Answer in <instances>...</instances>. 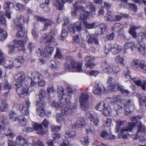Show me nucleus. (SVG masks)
<instances>
[{
  "label": "nucleus",
  "instance_id": "31",
  "mask_svg": "<svg viewBox=\"0 0 146 146\" xmlns=\"http://www.w3.org/2000/svg\"><path fill=\"white\" fill-rule=\"evenodd\" d=\"M112 30L116 32H120L123 29L122 25L120 23H116L112 27Z\"/></svg>",
  "mask_w": 146,
  "mask_h": 146
},
{
  "label": "nucleus",
  "instance_id": "25",
  "mask_svg": "<svg viewBox=\"0 0 146 146\" xmlns=\"http://www.w3.org/2000/svg\"><path fill=\"white\" fill-rule=\"evenodd\" d=\"M123 103L121 104H114L113 108L117 113H121L123 110Z\"/></svg>",
  "mask_w": 146,
  "mask_h": 146
},
{
  "label": "nucleus",
  "instance_id": "59",
  "mask_svg": "<svg viewBox=\"0 0 146 146\" xmlns=\"http://www.w3.org/2000/svg\"><path fill=\"white\" fill-rule=\"evenodd\" d=\"M51 130L53 132H57L59 131L60 129V126L52 125H51Z\"/></svg>",
  "mask_w": 146,
  "mask_h": 146
},
{
  "label": "nucleus",
  "instance_id": "43",
  "mask_svg": "<svg viewBox=\"0 0 146 146\" xmlns=\"http://www.w3.org/2000/svg\"><path fill=\"white\" fill-rule=\"evenodd\" d=\"M98 27L101 30V32L99 33V35H102L106 29V25L103 23L100 24Z\"/></svg>",
  "mask_w": 146,
  "mask_h": 146
},
{
  "label": "nucleus",
  "instance_id": "45",
  "mask_svg": "<svg viewBox=\"0 0 146 146\" xmlns=\"http://www.w3.org/2000/svg\"><path fill=\"white\" fill-rule=\"evenodd\" d=\"M83 23L84 26L86 29H91L94 27V23H92L91 24L88 23H87L86 20H84Z\"/></svg>",
  "mask_w": 146,
  "mask_h": 146
},
{
  "label": "nucleus",
  "instance_id": "57",
  "mask_svg": "<svg viewBox=\"0 0 146 146\" xmlns=\"http://www.w3.org/2000/svg\"><path fill=\"white\" fill-rule=\"evenodd\" d=\"M36 53L38 57L42 56L44 54V51L42 48H38L36 50Z\"/></svg>",
  "mask_w": 146,
  "mask_h": 146
},
{
  "label": "nucleus",
  "instance_id": "20",
  "mask_svg": "<svg viewBox=\"0 0 146 146\" xmlns=\"http://www.w3.org/2000/svg\"><path fill=\"white\" fill-rule=\"evenodd\" d=\"M136 41L140 43L143 41L144 39H146V32H141L139 33L136 38Z\"/></svg>",
  "mask_w": 146,
  "mask_h": 146
},
{
  "label": "nucleus",
  "instance_id": "37",
  "mask_svg": "<svg viewBox=\"0 0 146 146\" xmlns=\"http://www.w3.org/2000/svg\"><path fill=\"white\" fill-rule=\"evenodd\" d=\"M14 7L16 10L21 12L23 11L25 9L24 5L19 3H17Z\"/></svg>",
  "mask_w": 146,
  "mask_h": 146
},
{
  "label": "nucleus",
  "instance_id": "1",
  "mask_svg": "<svg viewBox=\"0 0 146 146\" xmlns=\"http://www.w3.org/2000/svg\"><path fill=\"white\" fill-rule=\"evenodd\" d=\"M142 117L138 116H133L131 120L132 121H136V124L137 126L138 130L137 133H145L146 131V128L144 125L139 120L141 119Z\"/></svg>",
  "mask_w": 146,
  "mask_h": 146
},
{
  "label": "nucleus",
  "instance_id": "50",
  "mask_svg": "<svg viewBox=\"0 0 146 146\" xmlns=\"http://www.w3.org/2000/svg\"><path fill=\"white\" fill-rule=\"evenodd\" d=\"M110 108L109 106H107L106 108L104 107V108L102 110L103 115L105 116L108 115L110 114Z\"/></svg>",
  "mask_w": 146,
  "mask_h": 146
},
{
  "label": "nucleus",
  "instance_id": "30",
  "mask_svg": "<svg viewBox=\"0 0 146 146\" xmlns=\"http://www.w3.org/2000/svg\"><path fill=\"white\" fill-rule=\"evenodd\" d=\"M88 117L90 119V121L93 122L95 125L97 126L99 122L98 118L94 116L93 114L90 113L89 114Z\"/></svg>",
  "mask_w": 146,
  "mask_h": 146
},
{
  "label": "nucleus",
  "instance_id": "8",
  "mask_svg": "<svg viewBox=\"0 0 146 146\" xmlns=\"http://www.w3.org/2000/svg\"><path fill=\"white\" fill-rule=\"evenodd\" d=\"M16 90L19 96L21 98L27 96L29 94L28 88L24 87L22 86H19V87H17Z\"/></svg>",
  "mask_w": 146,
  "mask_h": 146
},
{
  "label": "nucleus",
  "instance_id": "10",
  "mask_svg": "<svg viewBox=\"0 0 146 146\" xmlns=\"http://www.w3.org/2000/svg\"><path fill=\"white\" fill-rule=\"evenodd\" d=\"M107 100L111 103L114 104H121L123 100L120 95H116L113 96L111 98H108Z\"/></svg>",
  "mask_w": 146,
  "mask_h": 146
},
{
  "label": "nucleus",
  "instance_id": "49",
  "mask_svg": "<svg viewBox=\"0 0 146 146\" xmlns=\"http://www.w3.org/2000/svg\"><path fill=\"white\" fill-rule=\"evenodd\" d=\"M13 42L15 44V46H16L17 47L19 46H22L24 44V42L21 40H13Z\"/></svg>",
  "mask_w": 146,
  "mask_h": 146
},
{
  "label": "nucleus",
  "instance_id": "33",
  "mask_svg": "<svg viewBox=\"0 0 146 146\" xmlns=\"http://www.w3.org/2000/svg\"><path fill=\"white\" fill-rule=\"evenodd\" d=\"M86 4V7L90 10L92 13V15L94 16L95 15V8L92 3L89 2H87Z\"/></svg>",
  "mask_w": 146,
  "mask_h": 146
},
{
  "label": "nucleus",
  "instance_id": "11",
  "mask_svg": "<svg viewBox=\"0 0 146 146\" xmlns=\"http://www.w3.org/2000/svg\"><path fill=\"white\" fill-rule=\"evenodd\" d=\"M134 109L133 102L131 100H128L124 106V110L127 113H130Z\"/></svg>",
  "mask_w": 146,
  "mask_h": 146
},
{
  "label": "nucleus",
  "instance_id": "47",
  "mask_svg": "<svg viewBox=\"0 0 146 146\" xmlns=\"http://www.w3.org/2000/svg\"><path fill=\"white\" fill-rule=\"evenodd\" d=\"M29 80L25 82V85L27 87H31L34 86L35 84V83L33 82L32 79L29 77Z\"/></svg>",
  "mask_w": 146,
  "mask_h": 146
},
{
  "label": "nucleus",
  "instance_id": "55",
  "mask_svg": "<svg viewBox=\"0 0 146 146\" xmlns=\"http://www.w3.org/2000/svg\"><path fill=\"white\" fill-rule=\"evenodd\" d=\"M90 14V13L87 11H85L81 14L80 17V19H86L88 17Z\"/></svg>",
  "mask_w": 146,
  "mask_h": 146
},
{
  "label": "nucleus",
  "instance_id": "39",
  "mask_svg": "<svg viewBox=\"0 0 146 146\" xmlns=\"http://www.w3.org/2000/svg\"><path fill=\"white\" fill-rule=\"evenodd\" d=\"M125 121H121L120 119H118L116 121L115 123L116 124L115 127V129L116 131H119L120 126L123 125Z\"/></svg>",
  "mask_w": 146,
  "mask_h": 146
},
{
  "label": "nucleus",
  "instance_id": "64",
  "mask_svg": "<svg viewBox=\"0 0 146 146\" xmlns=\"http://www.w3.org/2000/svg\"><path fill=\"white\" fill-rule=\"evenodd\" d=\"M61 50L58 48H56V53L54 57L56 58L59 59L61 58L62 55L60 53Z\"/></svg>",
  "mask_w": 146,
  "mask_h": 146
},
{
  "label": "nucleus",
  "instance_id": "36",
  "mask_svg": "<svg viewBox=\"0 0 146 146\" xmlns=\"http://www.w3.org/2000/svg\"><path fill=\"white\" fill-rule=\"evenodd\" d=\"M18 122L19 124L22 126L25 125L27 123L26 119L22 116H20L17 119Z\"/></svg>",
  "mask_w": 146,
  "mask_h": 146
},
{
  "label": "nucleus",
  "instance_id": "5",
  "mask_svg": "<svg viewBox=\"0 0 146 146\" xmlns=\"http://www.w3.org/2000/svg\"><path fill=\"white\" fill-rule=\"evenodd\" d=\"M34 18L36 20L45 23H44V27L43 29V31H46L47 29V27L51 26L53 23V22L52 20L38 15L35 16L34 17Z\"/></svg>",
  "mask_w": 146,
  "mask_h": 146
},
{
  "label": "nucleus",
  "instance_id": "18",
  "mask_svg": "<svg viewBox=\"0 0 146 146\" xmlns=\"http://www.w3.org/2000/svg\"><path fill=\"white\" fill-rule=\"evenodd\" d=\"M18 28H19L20 31L17 34L18 37H23L26 36V34L25 32V27L23 24L18 25Z\"/></svg>",
  "mask_w": 146,
  "mask_h": 146
},
{
  "label": "nucleus",
  "instance_id": "15",
  "mask_svg": "<svg viewBox=\"0 0 146 146\" xmlns=\"http://www.w3.org/2000/svg\"><path fill=\"white\" fill-rule=\"evenodd\" d=\"M88 38L87 42L89 44H92L94 43L96 45L99 44L98 39L95 34H91L87 36Z\"/></svg>",
  "mask_w": 146,
  "mask_h": 146
},
{
  "label": "nucleus",
  "instance_id": "52",
  "mask_svg": "<svg viewBox=\"0 0 146 146\" xmlns=\"http://www.w3.org/2000/svg\"><path fill=\"white\" fill-rule=\"evenodd\" d=\"M105 104L104 102L99 104L96 106V109L100 111H102L104 108Z\"/></svg>",
  "mask_w": 146,
  "mask_h": 146
},
{
  "label": "nucleus",
  "instance_id": "53",
  "mask_svg": "<svg viewBox=\"0 0 146 146\" xmlns=\"http://www.w3.org/2000/svg\"><path fill=\"white\" fill-rule=\"evenodd\" d=\"M67 33L66 30L64 28H62L60 35V36L61 37V40H63L65 39V38H66L67 35Z\"/></svg>",
  "mask_w": 146,
  "mask_h": 146
},
{
  "label": "nucleus",
  "instance_id": "38",
  "mask_svg": "<svg viewBox=\"0 0 146 146\" xmlns=\"http://www.w3.org/2000/svg\"><path fill=\"white\" fill-rule=\"evenodd\" d=\"M56 120L57 122L61 123L63 122L64 120V115L60 113H58L56 115Z\"/></svg>",
  "mask_w": 146,
  "mask_h": 146
},
{
  "label": "nucleus",
  "instance_id": "17",
  "mask_svg": "<svg viewBox=\"0 0 146 146\" xmlns=\"http://www.w3.org/2000/svg\"><path fill=\"white\" fill-rule=\"evenodd\" d=\"M139 52L141 54L145 55L146 54V45L145 44H137L136 46Z\"/></svg>",
  "mask_w": 146,
  "mask_h": 146
},
{
  "label": "nucleus",
  "instance_id": "60",
  "mask_svg": "<svg viewBox=\"0 0 146 146\" xmlns=\"http://www.w3.org/2000/svg\"><path fill=\"white\" fill-rule=\"evenodd\" d=\"M58 4H55L54 6L58 8V9L60 10H62L64 7L63 5L60 3L58 0H56Z\"/></svg>",
  "mask_w": 146,
  "mask_h": 146
},
{
  "label": "nucleus",
  "instance_id": "51",
  "mask_svg": "<svg viewBox=\"0 0 146 146\" xmlns=\"http://www.w3.org/2000/svg\"><path fill=\"white\" fill-rule=\"evenodd\" d=\"M111 46L110 44H106L104 46V52L106 54H108L111 49Z\"/></svg>",
  "mask_w": 146,
  "mask_h": 146
},
{
  "label": "nucleus",
  "instance_id": "62",
  "mask_svg": "<svg viewBox=\"0 0 146 146\" xmlns=\"http://www.w3.org/2000/svg\"><path fill=\"white\" fill-rule=\"evenodd\" d=\"M28 48L30 50V53H31L35 49V45L33 43L30 42L28 44Z\"/></svg>",
  "mask_w": 146,
  "mask_h": 146
},
{
  "label": "nucleus",
  "instance_id": "9",
  "mask_svg": "<svg viewBox=\"0 0 146 146\" xmlns=\"http://www.w3.org/2000/svg\"><path fill=\"white\" fill-rule=\"evenodd\" d=\"M64 64V67L66 70H69L74 72H80L81 71V64Z\"/></svg>",
  "mask_w": 146,
  "mask_h": 146
},
{
  "label": "nucleus",
  "instance_id": "3",
  "mask_svg": "<svg viewBox=\"0 0 146 146\" xmlns=\"http://www.w3.org/2000/svg\"><path fill=\"white\" fill-rule=\"evenodd\" d=\"M82 23L80 21H78L74 24L70 25L68 27V32L71 34H74L76 31H81L82 30Z\"/></svg>",
  "mask_w": 146,
  "mask_h": 146
},
{
  "label": "nucleus",
  "instance_id": "40",
  "mask_svg": "<svg viewBox=\"0 0 146 146\" xmlns=\"http://www.w3.org/2000/svg\"><path fill=\"white\" fill-rule=\"evenodd\" d=\"M7 36V33L6 31L2 29L0 30V40L1 41H3L5 39Z\"/></svg>",
  "mask_w": 146,
  "mask_h": 146
},
{
  "label": "nucleus",
  "instance_id": "23",
  "mask_svg": "<svg viewBox=\"0 0 146 146\" xmlns=\"http://www.w3.org/2000/svg\"><path fill=\"white\" fill-rule=\"evenodd\" d=\"M76 135V132L74 130H70L67 131L64 134V137L67 139L74 137Z\"/></svg>",
  "mask_w": 146,
  "mask_h": 146
},
{
  "label": "nucleus",
  "instance_id": "4",
  "mask_svg": "<svg viewBox=\"0 0 146 146\" xmlns=\"http://www.w3.org/2000/svg\"><path fill=\"white\" fill-rule=\"evenodd\" d=\"M89 98L88 95L82 93L80 97L79 101L81 109L84 111L86 110L88 107V101Z\"/></svg>",
  "mask_w": 146,
  "mask_h": 146
},
{
  "label": "nucleus",
  "instance_id": "28",
  "mask_svg": "<svg viewBox=\"0 0 146 146\" xmlns=\"http://www.w3.org/2000/svg\"><path fill=\"white\" fill-rule=\"evenodd\" d=\"M8 106V104L5 101H1L0 102V110L1 111H3L6 110Z\"/></svg>",
  "mask_w": 146,
  "mask_h": 146
},
{
  "label": "nucleus",
  "instance_id": "46",
  "mask_svg": "<svg viewBox=\"0 0 146 146\" xmlns=\"http://www.w3.org/2000/svg\"><path fill=\"white\" fill-rule=\"evenodd\" d=\"M9 115L11 119H13V121H17L18 118L17 117V114L15 111H11L10 112Z\"/></svg>",
  "mask_w": 146,
  "mask_h": 146
},
{
  "label": "nucleus",
  "instance_id": "35",
  "mask_svg": "<svg viewBox=\"0 0 146 146\" xmlns=\"http://www.w3.org/2000/svg\"><path fill=\"white\" fill-rule=\"evenodd\" d=\"M3 6L4 8L6 10H10V7L11 8L14 7L13 3L11 2H5Z\"/></svg>",
  "mask_w": 146,
  "mask_h": 146
},
{
  "label": "nucleus",
  "instance_id": "16",
  "mask_svg": "<svg viewBox=\"0 0 146 146\" xmlns=\"http://www.w3.org/2000/svg\"><path fill=\"white\" fill-rule=\"evenodd\" d=\"M42 76L40 73L37 72H32L31 73V77L32 81L35 83L38 82L40 80H41L42 78Z\"/></svg>",
  "mask_w": 146,
  "mask_h": 146
},
{
  "label": "nucleus",
  "instance_id": "42",
  "mask_svg": "<svg viewBox=\"0 0 146 146\" xmlns=\"http://www.w3.org/2000/svg\"><path fill=\"white\" fill-rule=\"evenodd\" d=\"M80 141L81 144L85 146H88L89 145V141L87 137H81L80 139Z\"/></svg>",
  "mask_w": 146,
  "mask_h": 146
},
{
  "label": "nucleus",
  "instance_id": "56",
  "mask_svg": "<svg viewBox=\"0 0 146 146\" xmlns=\"http://www.w3.org/2000/svg\"><path fill=\"white\" fill-rule=\"evenodd\" d=\"M145 63V60H143L141 61L139 60L134 59L131 62V64H144Z\"/></svg>",
  "mask_w": 146,
  "mask_h": 146
},
{
  "label": "nucleus",
  "instance_id": "63",
  "mask_svg": "<svg viewBox=\"0 0 146 146\" xmlns=\"http://www.w3.org/2000/svg\"><path fill=\"white\" fill-rule=\"evenodd\" d=\"M47 131L43 130L42 127L37 132L39 135H43L47 133Z\"/></svg>",
  "mask_w": 146,
  "mask_h": 146
},
{
  "label": "nucleus",
  "instance_id": "26",
  "mask_svg": "<svg viewBox=\"0 0 146 146\" xmlns=\"http://www.w3.org/2000/svg\"><path fill=\"white\" fill-rule=\"evenodd\" d=\"M61 110V113L63 114L68 115L71 114L73 112V110L69 108L62 107Z\"/></svg>",
  "mask_w": 146,
  "mask_h": 146
},
{
  "label": "nucleus",
  "instance_id": "54",
  "mask_svg": "<svg viewBox=\"0 0 146 146\" xmlns=\"http://www.w3.org/2000/svg\"><path fill=\"white\" fill-rule=\"evenodd\" d=\"M45 62L44 60L42 58H41L38 59L37 62H36V60L34 59H32L31 60V63H38L43 64L45 63Z\"/></svg>",
  "mask_w": 146,
  "mask_h": 146
},
{
  "label": "nucleus",
  "instance_id": "58",
  "mask_svg": "<svg viewBox=\"0 0 146 146\" xmlns=\"http://www.w3.org/2000/svg\"><path fill=\"white\" fill-rule=\"evenodd\" d=\"M86 131L88 133L90 132L91 134H94L96 132V130L95 129V128L93 126L87 129Z\"/></svg>",
  "mask_w": 146,
  "mask_h": 146
},
{
  "label": "nucleus",
  "instance_id": "24",
  "mask_svg": "<svg viewBox=\"0 0 146 146\" xmlns=\"http://www.w3.org/2000/svg\"><path fill=\"white\" fill-rule=\"evenodd\" d=\"M122 49V47L121 46L116 44H115L112 47L111 51L113 54H116L119 51L121 50Z\"/></svg>",
  "mask_w": 146,
  "mask_h": 146
},
{
  "label": "nucleus",
  "instance_id": "22",
  "mask_svg": "<svg viewBox=\"0 0 146 146\" xmlns=\"http://www.w3.org/2000/svg\"><path fill=\"white\" fill-rule=\"evenodd\" d=\"M55 34V32L54 31L51 30L49 33V37L47 39L46 42V43H48L49 44H51L55 42V40L54 36Z\"/></svg>",
  "mask_w": 146,
  "mask_h": 146
},
{
  "label": "nucleus",
  "instance_id": "14",
  "mask_svg": "<svg viewBox=\"0 0 146 146\" xmlns=\"http://www.w3.org/2000/svg\"><path fill=\"white\" fill-rule=\"evenodd\" d=\"M44 105H42L41 103H37L36 104L37 108L36 112L38 115L42 117H44L45 115Z\"/></svg>",
  "mask_w": 146,
  "mask_h": 146
},
{
  "label": "nucleus",
  "instance_id": "21",
  "mask_svg": "<svg viewBox=\"0 0 146 146\" xmlns=\"http://www.w3.org/2000/svg\"><path fill=\"white\" fill-rule=\"evenodd\" d=\"M106 90L104 88L99 84H97V86L95 90L93 91V93L95 95H99L103 93L104 91Z\"/></svg>",
  "mask_w": 146,
  "mask_h": 146
},
{
  "label": "nucleus",
  "instance_id": "2",
  "mask_svg": "<svg viewBox=\"0 0 146 146\" xmlns=\"http://www.w3.org/2000/svg\"><path fill=\"white\" fill-rule=\"evenodd\" d=\"M64 90L61 86H59L58 88L57 93L58 94L59 102L63 104H65L69 101L67 95L64 94Z\"/></svg>",
  "mask_w": 146,
  "mask_h": 146
},
{
  "label": "nucleus",
  "instance_id": "27",
  "mask_svg": "<svg viewBox=\"0 0 146 146\" xmlns=\"http://www.w3.org/2000/svg\"><path fill=\"white\" fill-rule=\"evenodd\" d=\"M135 124L134 123L129 122L127 123L126 125L122 127L125 129L131 132L132 131L133 128L135 126Z\"/></svg>",
  "mask_w": 146,
  "mask_h": 146
},
{
  "label": "nucleus",
  "instance_id": "61",
  "mask_svg": "<svg viewBox=\"0 0 146 146\" xmlns=\"http://www.w3.org/2000/svg\"><path fill=\"white\" fill-rule=\"evenodd\" d=\"M3 119L2 121V123L1 124H0V130L2 128L3 130H5L6 128L5 124V122L6 121V117H2Z\"/></svg>",
  "mask_w": 146,
  "mask_h": 146
},
{
  "label": "nucleus",
  "instance_id": "19",
  "mask_svg": "<svg viewBox=\"0 0 146 146\" xmlns=\"http://www.w3.org/2000/svg\"><path fill=\"white\" fill-rule=\"evenodd\" d=\"M107 82L110 86V87H108L106 89L108 91H110L115 88V80L114 78L112 77H109Z\"/></svg>",
  "mask_w": 146,
  "mask_h": 146
},
{
  "label": "nucleus",
  "instance_id": "48",
  "mask_svg": "<svg viewBox=\"0 0 146 146\" xmlns=\"http://www.w3.org/2000/svg\"><path fill=\"white\" fill-rule=\"evenodd\" d=\"M5 14L3 12H0V24L5 25L6 23L4 17Z\"/></svg>",
  "mask_w": 146,
  "mask_h": 146
},
{
  "label": "nucleus",
  "instance_id": "12",
  "mask_svg": "<svg viewBox=\"0 0 146 146\" xmlns=\"http://www.w3.org/2000/svg\"><path fill=\"white\" fill-rule=\"evenodd\" d=\"M15 144L20 146H32L31 144L26 143L24 138L20 135H19L17 137Z\"/></svg>",
  "mask_w": 146,
  "mask_h": 146
},
{
  "label": "nucleus",
  "instance_id": "7",
  "mask_svg": "<svg viewBox=\"0 0 146 146\" xmlns=\"http://www.w3.org/2000/svg\"><path fill=\"white\" fill-rule=\"evenodd\" d=\"M137 48L134 42H128L125 43L124 46V50L125 53L130 52L133 50H136Z\"/></svg>",
  "mask_w": 146,
  "mask_h": 146
},
{
  "label": "nucleus",
  "instance_id": "13",
  "mask_svg": "<svg viewBox=\"0 0 146 146\" xmlns=\"http://www.w3.org/2000/svg\"><path fill=\"white\" fill-rule=\"evenodd\" d=\"M39 96V100L37 102V103H41V104L44 105L47 99V97L44 90H42L40 91Z\"/></svg>",
  "mask_w": 146,
  "mask_h": 146
},
{
  "label": "nucleus",
  "instance_id": "29",
  "mask_svg": "<svg viewBox=\"0 0 146 146\" xmlns=\"http://www.w3.org/2000/svg\"><path fill=\"white\" fill-rule=\"evenodd\" d=\"M54 48L53 47L48 46L46 47L44 50V54L46 56H50L52 53Z\"/></svg>",
  "mask_w": 146,
  "mask_h": 146
},
{
  "label": "nucleus",
  "instance_id": "41",
  "mask_svg": "<svg viewBox=\"0 0 146 146\" xmlns=\"http://www.w3.org/2000/svg\"><path fill=\"white\" fill-rule=\"evenodd\" d=\"M117 89L120 91L121 93H125L128 94L130 92L128 90L125 89L122 85L117 84Z\"/></svg>",
  "mask_w": 146,
  "mask_h": 146
},
{
  "label": "nucleus",
  "instance_id": "32",
  "mask_svg": "<svg viewBox=\"0 0 146 146\" xmlns=\"http://www.w3.org/2000/svg\"><path fill=\"white\" fill-rule=\"evenodd\" d=\"M128 131H129L125 129L122 127L121 128L120 130V133L123 138L126 139L127 138L128 136L129 135Z\"/></svg>",
  "mask_w": 146,
  "mask_h": 146
},
{
  "label": "nucleus",
  "instance_id": "44",
  "mask_svg": "<svg viewBox=\"0 0 146 146\" xmlns=\"http://www.w3.org/2000/svg\"><path fill=\"white\" fill-rule=\"evenodd\" d=\"M124 60V58L123 57L119 56H117L115 58V61L117 64H123Z\"/></svg>",
  "mask_w": 146,
  "mask_h": 146
},
{
  "label": "nucleus",
  "instance_id": "34",
  "mask_svg": "<svg viewBox=\"0 0 146 146\" xmlns=\"http://www.w3.org/2000/svg\"><path fill=\"white\" fill-rule=\"evenodd\" d=\"M103 66L104 71L107 73H110L112 71V67L113 66V64H103Z\"/></svg>",
  "mask_w": 146,
  "mask_h": 146
},
{
  "label": "nucleus",
  "instance_id": "6",
  "mask_svg": "<svg viewBox=\"0 0 146 146\" xmlns=\"http://www.w3.org/2000/svg\"><path fill=\"white\" fill-rule=\"evenodd\" d=\"M25 73L23 72H21L17 74L14 77V79L16 83L15 85L16 87H19V86H22L25 80Z\"/></svg>",
  "mask_w": 146,
  "mask_h": 146
}]
</instances>
